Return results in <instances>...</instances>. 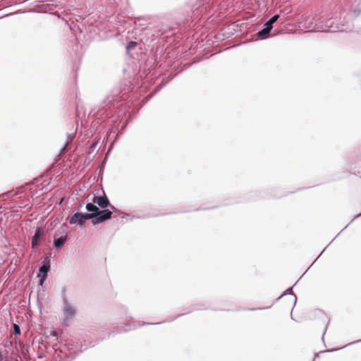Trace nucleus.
Returning <instances> with one entry per match:
<instances>
[{
  "mask_svg": "<svg viewBox=\"0 0 361 361\" xmlns=\"http://www.w3.org/2000/svg\"><path fill=\"white\" fill-rule=\"evenodd\" d=\"M271 30L266 26L257 32V36L259 39H264L268 37L269 32Z\"/></svg>",
  "mask_w": 361,
  "mask_h": 361,
  "instance_id": "9d476101",
  "label": "nucleus"
},
{
  "mask_svg": "<svg viewBox=\"0 0 361 361\" xmlns=\"http://www.w3.org/2000/svg\"><path fill=\"white\" fill-rule=\"evenodd\" d=\"M360 215H361V213H360V214H358L357 215V216H360Z\"/></svg>",
  "mask_w": 361,
  "mask_h": 361,
  "instance_id": "6ab92c4d",
  "label": "nucleus"
},
{
  "mask_svg": "<svg viewBox=\"0 0 361 361\" xmlns=\"http://www.w3.org/2000/svg\"><path fill=\"white\" fill-rule=\"evenodd\" d=\"M68 142H66V145L63 147V148L61 150V152H63L66 150V148L67 147Z\"/></svg>",
  "mask_w": 361,
  "mask_h": 361,
  "instance_id": "dca6fc26",
  "label": "nucleus"
},
{
  "mask_svg": "<svg viewBox=\"0 0 361 361\" xmlns=\"http://www.w3.org/2000/svg\"><path fill=\"white\" fill-rule=\"evenodd\" d=\"M50 270V265L49 264V259L48 257H46L44 259V261L43 262V264L39 268L38 271H49Z\"/></svg>",
  "mask_w": 361,
  "mask_h": 361,
  "instance_id": "ddd939ff",
  "label": "nucleus"
},
{
  "mask_svg": "<svg viewBox=\"0 0 361 361\" xmlns=\"http://www.w3.org/2000/svg\"><path fill=\"white\" fill-rule=\"evenodd\" d=\"M332 23H333V20L331 19H329L326 21V25H325V27H328L330 29V31L331 32H336V31H339V32H343V31H345V30L343 27H334L333 25H332ZM343 25H341V27H343Z\"/></svg>",
  "mask_w": 361,
  "mask_h": 361,
  "instance_id": "1a4fd4ad",
  "label": "nucleus"
},
{
  "mask_svg": "<svg viewBox=\"0 0 361 361\" xmlns=\"http://www.w3.org/2000/svg\"><path fill=\"white\" fill-rule=\"evenodd\" d=\"M54 245L56 247H61L63 246L65 243L66 242L68 238L65 236H56L54 235Z\"/></svg>",
  "mask_w": 361,
  "mask_h": 361,
  "instance_id": "6e6552de",
  "label": "nucleus"
},
{
  "mask_svg": "<svg viewBox=\"0 0 361 361\" xmlns=\"http://www.w3.org/2000/svg\"><path fill=\"white\" fill-rule=\"evenodd\" d=\"M92 202L102 208H106L109 204V200L106 196H94Z\"/></svg>",
  "mask_w": 361,
  "mask_h": 361,
  "instance_id": "39448f33",
  "label": "nucleus"
},
{
  "mask_svg": "<svg viewBox=\"0 0 361 361\" xmlns=\"http://www.w3.org/2000/svg\"><path fill=\"white\" fill-rule=\"evenodd\" d=\"M92 218L93 214L76 212L71 216L69 223L70 224L79 225L82 226L84 225L86 220L92 219Z\"/></svg>",
  "mask_w": 361,
  "mask_h": 361,
  "instance_id": "f257e3e1",
  "label": "nucleus"
},
{
  "mask_svg": "<svg viewBox=\"0 0 361 361\" xmlns=\"http://www.w3.org/2000/svg\"><path fill=\"white\" fill-rule=\"evenodd\" d=\"M63 312H64V315L66 317L65 321L67 322L73 317L75 310L68 302H66L65 306H64Z\"/></svg>",
  "mask_w": 361,
  "mask_h": 361,
  "instance_id": "423d86ee",
  "label": "nucleus"
},
{
  "mask_svg": "<svg viewBox=\"0 0 361 361\" xmlns=\"http://www.w3.org/2000/svg\"><path fill=\"white\" fill-rule=\"evenodd\" d=\"M111 215L112 212L108 209H104L102 210L99 209V212L96 215L93 214V218L92 219V224H98L99 223L104 222L106 220L111 219Z\"/></svg>",
  "mask_w": 361,
  "mask_h": 361,
  "instance_id": "7ed1b4c3",
  "label": "nucleus"
},
{
  "mask_svg": "<svg viewBox=\"0 0 361 361\" xmlns=\"http://www.w3.org/2000/svg\"><path fill=\"white\" fill-rule=\"evenodd\" d=\"M95 203L90 202L86 204V209L90 212V214H93L94 215H96L97 213L99 212V208L94 204Z\"/></svg>",
  "mask_w": 361,
  "mask_h": 361,
  "instance_id": "9b49d317",
  "label": "nucleus"
},
{
  "mask_svg": "<svg viewBox=\"0 0 361 361\" xmlns=\"http://www.w3.org/2000/svg\"><path fill=\"white\" fill-rule=\"evenodd\" d=\"M312 319L316 325L326 328L329 322L327 314L322 310H316L313 312Z\"/></svg>",
  "mask_w": 361,
  "mask_h": 361,
  "instance_id": "f03ea898",
  "label": "nucleus"
},
{
  "mask_svg": "<svg viewBox=\"0 0 361 361\" xmlns=\"http://www.w3.org/2000/svg\"><path fill=\"white\" fill-rule=\"evenodd\" d=\"M47 272H39L37 274V277L39 278V284L40 286L43 285V283H44V280L47 279Z\"/></svg>",
  "mask_w": 361,
  "mask_h": 361,
  "instance_id": "4468645a",
  "label": "nucleus"
},
{
  "mask_svg": "<svg viewBox=\"0 0 361 361\" xmlns=\"http://www.w3.org/2000/svg\"><path fill=\"white\" fill-rule=\"evenodd\" d=\"M310 269V267H309L306 269V271H308Z\"/></svg>",
  "mask_w": 361,
  "mask_h": 361,
  "instance_id": "f3484780",
  "label": "nucleus"
},
{
  "mask_svg": "<svg viewBox=\"0 0 361 361\" xmlns=\"http://www.w3.org/2000/svg\"><path fill=\"white\" fill-rule=\"evenodd\" d=\"M112 209H115L114 206H111Z\"/></svg>",
  "mask_w": 361,
  "mask_h": 361,
  "instance_id": "a211bd4d",
  "label": "nucleus"
},
{
  "mask_svg": "<svg viewBox=\"0 0 361 361\" xmlns=\"http://www.w3.org/2000/svg\"><path fill=\"white\" fill-rule=\"evenodd\" d=\"M13 331H14V333L15 334H18L20 335V328L19 326L17 325V324H13Z\"/></svg>",
  "mask_w": 361,
  "mask_h": 361,
  "instance_id": "2eb2a0df",
  "label": "nucleus"
},
{
  "mask_svg": "<svg viewBox=\"0 0 361 361\" xmlns=\"http://www.w3.org/2000/svg\"><path fill=\"white\" fill-rule=\"evenodd\" d=\"M44 231L40 228L35 230V235L32 238V247H35L39 245V241L44 236Z\"/></svg>",
  "mask_w": 361,
  "mask_h": 361,
  "instance_id": "20e7f679",
  "label": "nucleus"
},
{
  "mask_svg": "<svg viewBox=\"0 0 361 361\" xmlns=\"http://www.w3.org/2000/svg\"><path fill=\"white\" fill-rule=\"evenodd\" d=\"M279 18V15L276 14V15L273 16L269 20H267L264 23V26H266L271 30L273 27V24L274 23H276Z\"/></svg>",
  "mask_w": 361,
  "mask_h": 361,
  "instance_id": "f8f14e48",
  "label": "nucleus"
},
{
  "mask_svg": "<svg viewBox=\"0 0 361 361\" xmlns=\"http://www.w3.org/2000/svg\"><path fill=\"white\" fill-rule=\"evenodd\" d=\"M54 235L56 236H65L68 238V226L66 223H63L61 226L56 231Z\"/></svg>",
  "mask_w": 361,
  "mask_h": 361,
  "instance_id": "0eeeda50",
  "label": "nucleus"
}]
</instances>
